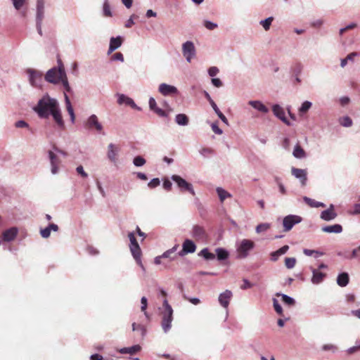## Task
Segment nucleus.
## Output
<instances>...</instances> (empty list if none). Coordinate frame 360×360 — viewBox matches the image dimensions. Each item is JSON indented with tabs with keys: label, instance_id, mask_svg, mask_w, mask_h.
I'll list each match as a JSON object with an SVG mask.
<instances>
[{
	"label": "nucleus",
	"instance_id": "nucleus-1",
	"mask_svg": "<svg viewBox=\"0 0 360 360\" xmlns=\"http://www.w3.org/2000/svg\"><path fill=\"white\" fill-rule=\"evenodd\" d=\"M33 110L42 118H47L51 115L58 126L60 128L64 127L65 124L58 104L56 99L51 98L49 95L44 96L39 101L37 105L33 108Z\"/></svg>",
	"mask_w": 360,
	"mask_h": 360
},
{
	"label": "nucleus",
	"instance_id": "nucleus-2",
	"mask_svg": "<svg viewBox=\"0 0 360 360\" xmlns=\"http://www.w3.org/2000/svg\"><path fill=\"white\" fill-rule=\"evenodd\" d=\"M46 80L51 84L63 83L67 91L70 90L65 68L62 63H59L58 68L50 69L45 76Z\"/></svg>",
	"mask_w": 360,
	"mask_h": 360
},
{
	"label": "nucleus",
	"instance_id": "nucleus-3",
	"mask_svg": "<svg viewBox=\"0 0 360 360\" xmlns=\"http://www.w3.org/2000/svg\"><path fill=\"white\" fill-rule=\"evenodd\" d=\"M161 317L160 325L165 333H167L172 328L173 320V309L167 299L163 300V310L160 313Z\"/></svg>",
	"mask_w": 360,
	"mask_h": 360
},
{
	"label": "nucleus",
	"instance_id": "nucleus-4",
	"mask_svg": "<svg viewBox=\"0 0 360 360\" xmlns=\"http://www.w3.org/2000/svg\"><path fill=\"white\" fill-rule=\"evenodd\" d=\"M196 50L195 45L191 41H186L182 44V54L186 60L191 63L192 59L195 56Z\"/></svg>",
	"mask_w": 360,
	"mask_h": 360
},
{
	"label": "nucleus",
	"instance_id": "nucleus-5",
	"mask_svg": "<svg viewBox=\"0 0 360 360\" xmlns=\"http://www.w3.org/2000/svg\"><path fill=\"white\" fill-rule=\"evenodd\" d=\"M172 179L177 184L181 191H188L193 195H195V191L191 184L186 182L184 179L178 175H173Z\"/></svg>",
	"mask_w": 360,
	"mask_h": 360
},
{
	"label": "nucleus",
	"instance_id": "nucleus-6",
	"mask_svg": "<svg viewBox=\"0 0 360 360\" xmlns=\"http://www.w3.org/2000/svg\"><path fill=\"white\" fill-rule=\"evenodd\" d=\"M255 246V243L252 240L249 239H243L240 243V245L237 249L239 257L241 258H245L248 255V252L251 250Z\"/></svg>",
	"mask_w": 360,
	"mask_h": 360
},
{
	"label": "nucleus",
	"instance_id": "nucleus-7",
	"mask_svg": "<svg viewBox=\"0 0 360 360\" xmlns=\"http://www.w3.org/2000/svg\"><path fill=\"white\" fill-rule=\"evenodd\" d=\"M302 217L298 215L289 214L283 219V226L285 231H289L293 226L300 223Z\"/></svg>",
	"mask_w": 360,
	"mask_h": 360
},
{
	"label": "nucleus",
	"instance_id": "nucleus-8",
	"mask_svg": "<svg viewBox=\"0 0 360 360\" xmlns=\"http://www.w3.org/2000/svg\"><path fill=\"white\" fill-rule=\"evenodd\" d=\"M196 250V245L191 239H185L182 243V250L178 253L179 256L186 254L194 253Z\"/></svg>",
	"mask_w": 360,
	"mask_h": 360
},
{
	"label": "nucleus",
	"instance_id": "nucleus-9",
	"mask_svg": "<svg viewBox=\"0 0 360 360\" xmlns=\"http://www.w3.org/2000/svg\"><path fill=\"white\" fill-rule=\"evenodd\" d=\"M291 174L295 176L297 179H300L302 186H305L307 181V170L304 169H299L292 167L291 168Z\"/></svg>",
	"mask_w": 360,
	"mask_h": 360
},
{
	"label": "nucleus",
	"instance_id": "nucleus-10",
	"mask_svg": "<svg viewBox=\"0 0 360 360\" xmlns=\"http://www.w3.org/2000/svg\"><path fill=\"white\" fill-rule=\"evenodd\" d=\"M120 151V147L114 143H109L108 146L107 156L109 160L112 162H116L117 160V155Z\"/></svg>",
	"mask_w": 360,
	"mask_h": 360
},
{
	"label": "nucleus",
	"instance_id": "nucleus-11",
	"mask_svg": "<svg viewBox=\"0 0 360 360\" xmlns=\"http://www.w3.org/2000/svg\"><path fill=\"white\" fill-rule=\"evenodd\" d=\"M231 297L232 292L229 290H226L224 292L221 293L219 297V302L221 307L227 309Z\"/></svg>",
	"mask_w": 360,
	"mask_h": 360
},
{
	"label": "nucleus",
	"instance_id": "nucleus-12",
	"mask_svg": "<svg viewBox=\"0 0 360 360\" xmlns=\"http://www.w3.org/2000/svg\"><path fill=\"white\" fill-rule=\"evenodd\" d=\"M30 82L32 86H39V81L41 80L42 75L39 72L29 69Z\"/></svg>",
	"mask_w": 360,
	"mask_h": 360
},
{
	"label": "nucleus",
	"instance_id": "nucleus-13",
	"mask_svg": "<svg viewBox=\"0 0 360 360\" xmlns=\"http://www.w3.org/2000/svg\"><path fill=\"white\" fill-rule=\"evenodd\" d=\"M86 126L89 129L95 128L97 131L101 132L103 129L101 124L98 122V117L96 115H92L89 117Z\"/></svg>",
	"mask_w": 360,
	"mask_h": 360
},
{
	"label": "nucleus",
	"instance_id": "nucleus-14",
	"mask_svg": "<svg viewBox=\"0 0 360 360\" xmlns=\"http://www.w3.org/2000/svg\"><path fill=\"white\" fill-rule=\"evenodd\" d=\"M192 236L196 240H204L206 238L207 235L203 227L195 225L193 228Z\"/></svg>",
	"mask_w": 360,
	"mask_h": 360
},
{
	"label": "nucleus",
	"instance_id": "nucleus-15",
	"mask_svg": "<svg viewBox=\"0 0 360 360\" xmlns=\"http://www.w3.org/2000/svg\"><path fill=\"white\" fill-rule=\"evenodd\" d=\"M131 255L136 261V263L143 268V264L141 262L142 251L139 245L129 247Z\"/></svg>",
	"mask_w": 360,
	"mask_h": 360
},
{
	"label": "nucleus",
	"instance_id": "nucleus-16",
	"mask_svg": "<svg viewBox=\"0 0 360 360\" xmlns=\"http://www.w3.org/2000/svg\"><path fill=\"white\" fill-rule=\"evenodd\" d=\"M18 233V229L16 227L10 228L3 232L2 238L4 241L13 240Z\"/></svg>",
	"mask_w": 360,
	"mask_h": 360
},
{
	"label": "nucleus",
	"instance_id": "nucleus-17",
	"mask_svg": "<svg viewBox=\"0 0 360 360\" xmlns=\"http://www.w3.org/2000/svg\"><path fill=\"white\" fill-rule=\"evenodd\" d=\"M123 42V39L121 37H117L116 38L110 39L109 48L108 53H112L115 50L121 46Z\"/></svg>",
	"mask_w": 360,
	"mask_h": 360
},
{
	"label": "nucleus",
	"instance_id": "nucleus-18",
	"mask_svg": "<svg viewBox=\"0 0 360 360\" xmlns=\"http://www.w3.org/2000/svg\"><path fill=\"white\" fill-rule=\"evenodd\" d=\"M337 216L336 212L334 211V206L330 205V207L325 210L321 214V218L325 221H330L335 219Z\"/></svg>",
	"mask_w": 360,
	"mask_h": 360
},
{
	"label": "nucleus",
	"instance_id": "nucleus-19",
	"mask_svg": "<svg viewBox=\"0 0 360 360\" xmlns=\"http://www.w3.org/2000/svg\"><path fill=\"white\" fill-rule=\"evenodd\" d=\"M158 90L165 96L171 95L177 93L176 87L166 84H162L159 86Z\"/></svg>",
	"mask_w": 360,
	"mask_h": 360
},
{
	"label": "nucleus",
	"instance_id": "nucleus-20",
	"mask_svg": "<svg viewBox=\"0 0 360 360\" xmlns=\"http://www.w3.org/2000/svg\"><path fill=\"white\" fill-rule=\"evenodd\" d=\"M273 112L274 115L278 117L280 120H281L285 124L290 125L289 121L286 119L285 116V112L283 108L278 105H274L273 106Z\"/></svg>",
	"mask_w": 360,
	"mask_h": 360
},
{
	"label": "nucleus",
	"instance_id": "nucleus-21",
	"mask_svg": "<svg viewBox=\"0 0 360 360\" xmlns=\"http://www.w3.org/2000/svg\"><path fill=\"white\" fill-rule=\"evenodd\" d=\"M312 274L313 275L311 278V282L313 284L321 283L323 281L324 278L326 276V274L319 271L316 269H313Z\"/></svg>",
	"mask_w": 360,
	"mask_h": 360
},
{
	"label": "nucleus",
	"instance_id": "nucleus-22",
	"mask_svg": "<svg viewBox=\"0 0 360 360\" xmlns=\"http://www.w3.org/2000/svg\"><path fill=\"white\" fill-rule=\"evenodd\" d=\"M49 159L51 165V172L55 174L58 172V165L59 164V160L56 155L51 151L49 152Z\"/></svg>",
	"mask_w": 360,
	"mask_h": 360
},
{
	"label": "nucleus",
	"instance_id": "nucleus-23",
	"mask_svg": "<svg viewBox=\"0 0 360 360\" xmlns=\"http://www.w3.org/2000/svg\"><path fill=\"white\" fill-rule=\"evenodd\" d=\"M349 276L347 273H342L340 274L337 277V284L338 286H341L344 288L349 284Z\"/></svg>",
	"mask_w": 360,
	"mask_h": 360
},
{
	"label": "nucleus",
	"instance_id": "nucleus-24",
	"mask_svg": "<svg viewBox=\"0 0 360 360\" xmlns=\"http://www.w3.org/2000/svg\"><path fill=\"white\" fill-rule=\"evenodd\" d=\"M141 349V347L139 345H135L129 347H123L120 350V353L121 354H129L130 355H134L137 354Z\"/></svg>",
	"mask_w": 360,
	"mask_h": 360
},
{
	"label": "nucleus",
	"instance_id": "nucleus-25",
	"mask_svg": "<svg viewBox=\"0 0 360 360\" xmlns=\"http://www.w3.org/2000/svg\"><path fill=\"white\" fill-rule=\"evenodd\" d=\"M289 247L287 245H283L281 248H279L278 250L273 252L271 253V260L272 261H276L278 259V258L286 253V252L288 250Z\"/></svg>",
	"mask_w": 360,
	"mask_h": 360
},
{
	"label": "nucleus",
	"instance_id": "nucleus-26",
	"mask_svg": "<svg viewBox=\"0 0 360 360\" xmlns=\"http://www.w3.org/2000/svg\"><path fill=\"white\" fill-rule=\"evenodd\" d=\"M322 231L328 233H340L342 232V226L339 224L326 226L322 228Z\"/></svg>",
	"mask_w": 360,
	"mask_h": 360
},
{
	"label": "nucleus",
	"instance_id": "nucleus-27",
	"mask_svg": "<svg viewBox=\"0 0 360 360\" xmlns=\"http://www.w3.org/2000/svg\"><path fill=\"white\" fill-rule=\"evenodd\" d=\"M178 248V245H174L172 248L168 250L165 253L162 255V257L165 259H169L171 261L175 260L177 258L178 254L176 253V251Z\"/></svg>",
	"mask_w": 360,
	"mask_h": 360
},
{
	"label": "nucleus",
	"instance_id": "nucleus-28",
	"mask_svg": "<svg viewBox=\"0 0 360 360\" xmlns=\"http://www.w3.org/2000/svg\"><path fill=\"white\" fill-rule=\"evenodd\" d=\"M303 200L304 202L309 206L310 207H326V205L323 202H318L316 200H314V199L309 198L308 197H304Z\"/></svg>",
	"mask_w": 360,
	"mask_h": 360
},
{
	"label": "nucleus",
	"instance_id": "nucleus-29",
	"mask_svg": "<svg viewBox=\"0 0 360 360\" xmlns=\"http://www.w3.org/2000/svg\"><path fill=\"white\" fill-rule=\"evenodd\" d=\"M119 104H125L126 105L130 106L132 108H136V105L133 100L124 94H122L119 96L118 98Z\"/></svg>",
	"mask_w": 360,
	"mask_h": 360
},
{
	"label": "nucleus",
	"instance_id": "nucleus-30",
	"mask_svg": "<svg viewBox=\"0 0 360 360\" xmlns=\"http://www.w3.org/2000/svg\"><path fill=\"white\" fill-rule=\"evenodd\" d=\"M249 105H250L253 108L258 110L259 112H262V113H266L269 112V109L259 101H250L249 102Z\"/></svg>",
	"mask_w": 360,
	"mask_h": 360
},
{
	"label": "nucleus",
	"instance_id": "nucleus-31",
	"mask_svg": "<svg viewBox=\"0 0 360 360\" xmlns=\"http://www.w3.org/2000/svg\"><path fill=\"white\" fill-rule=\"evenodd\" d=\"M293 155L298 159H302L306 157V153L304 149L301 147L300 143H297L294 149Z\"/></svg>",
	"mask_w": 360,
	"mask_h": 360
},
{
	"label": "nucleus",
	"instance_id": "nucleus-32",
	"mask_svg": "<svg viewBox=\"0 0 360 360\" xmlns=\"http://www.w3.org/2000/svg\"><path fill=\"white\" fill-rule=\"evenodd\" d=\"M176 122L179 125L185 126L189 122V119L184 113H179L176 116Z\"/></svg>",
	"mask_w": 360,
	"mask_h": 360
},
{
	"label": "nucleus",
	"instance_id": "nucleus-33",
	"mask_svg": "<svg viewBox=\"0 0 360 360\" xmlns=\"http://www.w3.org/2000/svg\"><path fill=\"white\" fill-rule=\"evenodd\" d=\"M276 295L277 297H281L282 301L284 304H287L288 306H293L295 304V301L293 298L288 297L286 295L281 294V293H276Z\"/></svg>",
	"mask_w": 360,
	"mask_h": 360
},
{
	"label": "nucleus",
	"instance_id": "nucleus-34",
	"mask_svg": "<svg viewBox=\"0 0 360 360\" xmlns=\"http://www.w3.org/2000/svg\"><path fill=\"white\" fill-rule=\"evenodd\" d=\"M65 101H66L67 110H68V113L70 115V118H71L72 122H75V113H74V110H73V108L72 107L70 101L68 96L66 94H65Z\"/></svg>",
	"mask_w": 360,
	"mask_h": 360
},
{
	"label": "nucleus",
	"instance_id": "nucleus-35",
	"mask_svg": "<svg viewBox=\"0 0 360 360\" xmlns=\"http://www.w3.org/2000/svg\"><path fill=\"white\" fill-rule=\"evenodd\" d=\"M217 193L219 195L221 202H224L226 198L231 197V194L221 187H218L217 188Z\"/></svg>",
	"mask_w": 360,
	"mask_h": 360
},
{
	"label": "nucleus",
	"instance_id": "nucleus-36",
	"mask_svg": "<svg viewBox=\"0 0 360 360\" xmlns=\"http://www.w3.org/2000/svg\"><path fill=\"white\" fill-rule=\"evenodd\" d=\"M216 252H217V258L220 261L225 260L229 257L228 252L226 250L223 249V248H217L216 250Z\"/></svg>",
	"mask_w": 360,
	"mask_h": 360
},
{
	"label": "nucleus",
	"instance_id": "nucleus-37",
	"mask_svg": "<svg viewBox=\"0 0 360 360\" xmlns=\"http://www.w3.org/2000/svg\"><path fill=\"white\" fill-rule=\"evenodd\" d=\"M132 330L133 331H139L141 333V335L144 337L146 333V330L144 326L141 324H138L136 323H133L132 325Z\"/></svg>",
	"mask_w": 360,
	"mask_h": 360
},
{
	"label": "nucleus",
	"instance_id": "nucleus-38",
	"mask_svg": "<svg viewBox=\"0 0 360 360\" xmlns=\"http://www.w3.org/2000/svg\"><path fill=\"white\" fill-rule=\"evenodd\" d=\"M199 255L203 257L206 260H212L216 257L214 254L210 253L207 248L202 249Z\"/></svg>",
	"mask_w": 360,
	"mask_h": 360
},
{
	"label": "nucleus",
	"instance_id": "nucleus-39",
	"mask_svg": "<svg viewBox=\"0 0 360 360\" xmlns=\"http://www.w3.org/2000/svg\"><path fill=\"white\" fill-rule=\"evenodd\" d=\"M284 262H285V266H286V268L292 269V268L295 267V266L297 263V260L294 257H286L284 260Z\"/></svg>",
	"mask_w": 360,
	"mask_h": 360
},
{
	"label": "nucleus",
	"instance_id": "nucleus-40",
	"mask_svg": "<svg viewBox=\"0 0 360 360\" xmlns=\"http://www.w3.org/2000/svg\"><path fill=\"white\" fill-rule=\"evenodd\" d=\"M274 20L273 17H269L268 18L261 20L260 24L264 28L266 31L269 30L272 21Z\"/></svg>",
	"mask_w": 360,
	"mask_h": 360
},
{
	"label": "nucleus",
	"instance_id": "nucleus-41",
	"mask_svg": "<svg viewBox=\"0 0 360 360\" xmlns=\"http://www.w3.org/2000/svg\"><path fill=\"white\" fill-rule=\"evenodd\" d=\"M270 229V224L267 223L259 224L256 227V232L257 233H260L262 232H265Z\"/></svg>",
	"mask_w": 360,
	"mask_h": 360
},
{
	"label": "nucleus",
	"instance_id": "nucleus-42",
	"mask_svg": "<svg viewBox=\"0 0 360 360\" xmlns=\"http://www.w3.org/2000/svg\"><path fill=\"white\" fill-rule=\"evenodd\" d=\"M340 122L342 126L347 127H351L352 124V120L348 116L344 117L342 119H340Z\"/></svg>",
	"mask_w": 360,
	"mask_h": 360
},
{
	"label": "nucleus",
	"instance_id": "nucleus-43",
	"mask_svg": "<svg viewBox=\"0 0 360 360\" xmlns=\"http://www.w3.org/2000/svg\"><path fill=\"white\" fill-rule=\"evenodd\" d=\"M103 15L107 17L112 16V11H110V7L109 4L107 1H105L103 7Z\"/></svg>",
	"mask_w": 360,
	"mask_h": 360
},
{
	"label": "nucleus",
	"instance_id": "nucleus-44",
	"mask_svg": "<svg viewBox=\"0 0 360 360\" xmlns=\"http://www.w3.org/2000/svg\"><path fill=\"white\" fill-rule=\"evenodd\" d=\"M311 106V103L309 101H304L301 108H300V113H306Z\"/></svg>",
	"mask_w": 360,
	"mask_h": 360
},
{
	"label": "nucleus",
	"instance_id": "nucleus-45",
	"mask_svg": "<svg viewBox=\"0 0 360 360\" xmlns=\"http://www.w3.org/2000/svg\"><path fill=\"white\" fill-rule=\"evenodd\" d=\"M133 163L138 167L143 166L146 163V160L141 156L134 158Z\"/></svg>",
	"mask_w": 360,
	"mask_h": 360
},
{
	"label": "nucleus",
	"instance_id": "nucleus-46",
	"mask_svg": "<svg viewBox=\"0 0 360 360\" xmlns=\"http://www.w3.org/2000/svg\"><path fill=\"white\" fill-rule=\"evenodd\" d=\"M273 302L275 311L279 315H283V309L281 305L278 304V300L276 299H274Z\"/></svg>",
	"mask_w": 360,
	"mask_h": 360
},
{
	"label": "nucleus",
	"instance_id": "nucleus-47",
	"mask_svg": "<svg viewBox=\"0 0 360 360\" xmlns=\"http://www.w3.org/2000/svg\"><path fill=\"white\" fill-rule=\"evenodd\" d=\"M128 237L130 241L129 247L139 245V243L137 242V239L135 238L134 234L133 233H129L128 234Z\"/></svg>",
	"mask_w": 360,
	"mask_h": 360
},
{
	"label": "nucleus",
	"instance_id": "nucleus-48",
	"mask_svg": "<svg viewBox=\"0 0 360 360\" xmlns=\"http://www.w3.org/2000/svg\"><path fill=\"white\" fill-rule=\"evenodd\" d=\"M204 26L209 30H213L217 27V25L216 23L212 22L208 20L204 21Z\"/></svg>",
	"mask_w": 360,
	"mask_h": 360
},
{
	"label": "nucleus",
	"instance_id": "nucleus-49",
	"mask_svg": "<svg viewBox=\"0 0 360 360\" xmlns=\"http://www.w3.org/2000/svg\"><path fill=\"white\" fill-rule=\"evenodd\" d=\"M141 310L144 312L145 315L146 316H148V313L146 311V309H147V307H148V300H147V298L146 297H143L141 298Z\"/></svg>",
	"mask_w": 360,
	"mask_h": 360
},
{
	"label": "nucleus",
	"instance_id": "nucleus-50",
	"mask_svg": "<svg viewBox=\"0 0 360 360\" xmlns=\"http://www.w3.org/2000/svg\"><path fill=\"white\" fill-rule=\"evenodd\" d=\"M112 61H124V56L122 53L118 52L111 56Z\"/></svg>",
	"mask_w": 360,
	"mask_h": 360
},
{
	"label": "nucleus",
	"instance_id": "nucleus-51",
	"mask_svg": "<svg viewBox=\"0 0 360 360\" xmlns=\"http://www.w3.org/2000/svg\"><path fill=\"white\" fill-rule=\"evenodd\" d=\"M44 15V10L37 9V23H42Z\"/></svg>",
	"mask_w": 360,
	"mask_h": 360
},
{
	"label": "nucleus",
	"instance_id": "nucleus-52",
	"mask_svg": "<svg viewBox=\"0 0 360 360\" xmlns=\"http://www.w3.org/2000/svg\"><path fill=\"white\" fill-rule=\"evenodd\" d=\"M134 18H137V15L132 14L125 23V27L130 28L134 24Z\"/></svg>",
	"mask_w": 360,
	"mask_h": 360
},
{
	"label": "nucleus",
	"instance_id": "nucleus-53",
	"mask_svg": "<svg viewBox=\"0 0 360 360\" xmlns=\"http://www.w3.org/2000/svg\"><path fill=\"white\" fill-rule=\"evenodd\" d=\"M219 72V70L216 66H212L208 69V74L210 77H214Z\"/></svg>",
	"mask_w": 360,
	"mask_h": 360
},
{
	"label": "nucleus",
	"instance_id": "nucleus-54",
	"mask_svg": "<svg viewBox=\"0 0 360 360\" xmlns=\"http://www.w3.org/2000/svg\"><path fill=\"white\" fill-rule=\"evenodd\" d=\"M160 185V180L158 178L153 179L148 184L150 188H156Z\"/></svg>",
	"mask_w": 360,
	"mask_h": 360
},
{
	"label": "nucleus",
	"instance_id": "nucleus-55",
	"mask_svg": "<svg viewBox=\"0 0 360 360\" xmlns=\"http://www.w3.org/2000/svg\"><path fill=\"white\" fill-rule=\"evenodd\" d=\"M323 350L331 351V352H334L337 350V347L332 344H326L323 346Z\"/></svg>",
	"mask_w": 360,
	"mask_h": 360
},
{
	"label": "nucleus",
	"instance_id": "nucleus-56",
	"mask_svg": "<svg viewBox=\"0 0 360 360\" xmlns=\"http://www.w3.org/2000/svg\"><path fill=\"white\" fill-rule=\"evenodd\" d=\"M13 2L15 8L16 10H20L22 7L25 0H13Z\"/></svg>",
	"mask_w": 360,
	"mask_h": 360
},
{
	"label": "nucleus",
	"instance_id": "nucleus-57",
	"mask_svg": "<svg viewBox=\"0 0 360 360\" xmlns=\"http://www.w3.org/2000/svg\"><path fill=\"white\" fill-rule=\"evenodd\" d=\"M76 171L82 177H83V178L88 177V174L84 171L83 167L82 165H79L76 168Z\"/></svg>",
	"mask_w": 360,
	"mask_h": 360
},
{
	"label": "nucleus",
	"instance_id": "nucleus-58",
	"mask_svg": "<svg viewBox=\"0 0 360 360\" xmlns=\"http://www.w3.org/2000/svg\"><path fill=\"white\" fill-rule=\"evenodd\" d=\"M183 297L184 300L189 301L194 305H198L200 303V300L198 298H189L187 297L186 295H183Z\"/></svg>",
	"mask_w": 360,
	"mask_h": 360
},
{
	"label": "nucleus",
	"instance_id": "nucleus-59",
	"mask_svg": "<svg viewBox=\"0 0 360 360\" xmlns=\"http://www.w3.org/2000/svg\"><path fill=\"white\" fill-rule=\"evenodd\" d=\"M158 115L160 116V117H167V113L166 112L165 110H161L160 108H155V109L153 110Z\"/></svg>",
	"mask_w": 360,
	"mask_h": 360
},
{
	"label": "nucleus",
	"instance_id": "nucleus-60",
	"mask_svg": "<svg viewBox=\"0 0 360 360\" xmlns=\"http://www.w3.org/2000/svg\"><path fill=\"white\" fill-rule=\"evenodd\" d=\"M15 126L17 128H23V127L28 128L29 127L28 124L26 122L23 121V120H19V121L16 122L15 124Z\"/></svg>",
	"mask_w": 360,
	"mask_h": 360
},
{
	"label": "nucleus",
	"instance_id": "nucleus-61",
	"mask_svg": "<svg viewBox=\"0 0 360 360\" xmlns=\"http://www.w3.org/2000/svg\"><path fill=\"white\" fill-rule=\"evenodd\" d=\"M40 233H41V237L48 238V237H49V236L51 234V230L48 226V227L45 228L44 229L41 230Z\"/></svg>",
	"mask_w": 360,
	"mask_h": 360
},
{
	"label": "nucleus",
	"instance_id": "nucleus-62",
	"mask_svg": "<svg viewBox=\"0 0 360 360\" xmlns=\"http://www.w3.org/2000/svg\"><path fill=\"white\" fill-rule=\"evenodd\" d=\"M213 150L210 148H204L200 150V153L203 156H207L212 154Z\"/></svg>",
	"mask_w": 360,
	"mask_h": 360
},
{
	"label": "nucleus",
	"instance_id": "nucleus-63",
	"mask_svg": "<svg viewBox=\"0 0 360 360\" xmlns=\"http://www.w3.org/2000/svg\"><path fill=\"white\" fill-rule=\"evenodd\" d=\"M252 286H253L252 283H250L248 280L244 279L243 280V285H241V288L245 290V289H248V288H252Z\"/></svg>",
	"mask_w": 360,
	"mask_h": 360
},
{
	"label": "nucleus",
	"instance_id": "nucleus-64",
	"mask_svg": "<svg viewBox=\"0 0 360 360\" xmlns=\"http://www.w3.org/2000/svg\"><path fill=\"white\" fill-rule=\"evenodd\" d=\"M172 184L169 180L166 179L163 181V188L166 190L169 191L172 188Z\"/></svg>",
	"mask_w": 360,
	"mask_h": 360
}]
</instances>
